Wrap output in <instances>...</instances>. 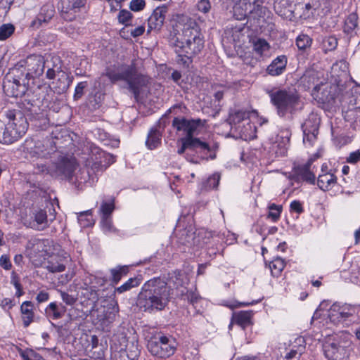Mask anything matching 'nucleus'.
Here are the masks:
<instances>
[{
    "label": "nucleus",
    "instance_id": "obj_37",
    "mask_svg": "<svg viewBox=\"0 0 360 360\" xmlns=\"http://www.w3.org/2000/svg\"><path fill=\"white\" fill-rule=\"evenodd\" d=\"M140 279L137 277L130 278L124 284L115 289V292L122 293L126 291L130 290L131 288L137 287L140 285Z\"/></svg>",
    "mask_w": 360,
    "mask_h": 360
},
{
    "label": "nucleus",
    "instance_id": "obj_5",
    "mask_svg": "<svg viewBox=\"0 0 360 360\" xmlns=\"http://www.w3.org/2000/svg\"><path fill=\"white\" fill-rule=\"evenodd\" d=\"M181 146L178 149L179 155L185 154L186 159L194 164H199L201 160H214L217 157L219 148L217 143H207L200 139H180Z\"/></svg>",
    "mask_w": 360,
    "mask_h": 360
},
{
    "label": "nucleus",
    "instance_id": "obj_7",
    "mask_svg": "<svg viewBox=\"0 0 360 360\" xmlns=\"http://www.w3.org/2000/svg\"><path fill=\"white\" fill-rule=\"evenodd\" d=\"M8 119L4 126L0 122V143L11 144L21 138L28 129L29 117L19 110H8L6 112Z\"/></svg>",
    "mask_w": 360,
    "mask_h": 360
},
{
    "label": "nucleus",
    "instance_id": "obj_6",
    "mask_svg": "<svg viewBox=\"0 0 360 360\" xmlns=\"http://www.w3.org/2000/svg\"><path fill=\"white\" fill-rule=\"evenodd\" d=\"M321 343L322 351L328 360H347L349 355L351 341L349 335L344 333H329L321 331L318 339Z\"/></svg>",
    "mask_w": 360,
    "mask_h": 360
},
{
    "label": "nucleus",
    "instance_id": "obj_61",
    "mask_svg": "<svg viewBox=\"0 0 360 360\" xmlns=\"http://www.w3.org/2000/svg\"><path fill=\"white\" fill-rule=\"evenodd\" d=\"M290 210L294 211L298 214L303 212L302 205L300 201L294 200L290 203Z\"/></svg>",
    "mask_w": 360,
    "mask_h": 360
},
{
    "label": "nucleus",
    "instance_id": "obj_60",
    "mask_svg": "<svg viewBox=\"0 0 360 360\" xmlns=\"http://www.w3.org/2000/svg\"><path fill=\"white\" fill-rule=\"evenodd\" d=\"M0 266L6 270H9L12 265L7 255H2L0 258Z\"/></svg>",
    "mask_w": 360,
    "mask_h": 360
},
{
    "label": "nucleus",
    "instance_id": "obj_43",
    "mask_svg": "<svg viewBox=\"0 0 360 360\" xmlns=\"http://www.w3.org/2000/svg\"><path fill=\"white\" fill-rule=\"evenodd\" d=\"M50 61H46L45 68H47V71L46 73V78L49 79H53L55 78L56 73H60L61 72V67L58 64H52L51 66Z\"/></svg>",
    "mask_w": 360,
    "mask_h": 360
},
{
    "label": "nucleus",
    "instance_id": "obj_27",
    "mask_svg": "<svg viewBox=\"0 0 360 360\" xmlns=\"http://www.w3.org/2000/svg\"><path fill=\"white\" fill-rule=\"evenodd\" d=\"M34 221L31 224V227L37 230L41 231L48 226V219L46 212L39 209L33 212Z\"/></svg>",
    "mask_w": 360,
    "mask_h": 360
},
{
    "label": "nucleus",
    "instance_id": "obj_14",
    "mask_svg": "<svg viewBox=\"0 0 360 360\" xmlns=\"http://www.w3.org/2000/svg\"><path fill=\"white\" fill-rule=\"evenodd\" d=\"M314 158H310L304 164H294L292 167V179L295 181H304L310 184H315V177L311 167Z\"/></svg>",
    "mask_w": 360,
    "mask_h": 360
},
{
    "label": "nucleus",
    "instance_id": "obj_58",
    "mask_svg": "<svg viewBox=\"0 0 360 360\" xmlns=\"http://www.w3.org/2000/svg\"><path fill=\"white\" fill-rule=\"evenodd\" d=\"M360 161V150L352 152L347 158V162L350 164H356Z\"/></svg>",
    "mask_w": 360,
    "mask_h": 360
},
{
    "label": "nucleus",
    "instance_id": "obj_16",
    "mask_svg": "<svg viewBox=\"0 0 360 360\" xmlns=\"http://www.w3.org/2000/svg\"><path fill=\"white\" fill-rule=\"evenodd\" d=\"M46 61L43 56L40 55H31L27 58L22 63L27 68V77L31 78L39 77L41 76L45 68Z\"/></svg>",
    "mask_w": 360,
    "mask_h": 360
},
{
    "label": "nucleus",
    "instance_id": "obj_55",
    "mask_svg": "<svg viewBox=\"0 0 360 360\" xmlns=\"http://www.w3.org/2000/svg\"><path fill=\"white\" fill-rule=\"evenodd\" d=\"M114 210V204L112 202L108 203V202H103L101 206V211L103 215V217H107Z\"/></svg>",
    "mask_w": 360,
    "mask_h": 360
},
{
    "label": "nucleus",
    "instance_id": "obj_9",
    "mask_svg": "<svg viewBox=\"0 0 360 360\" xmlns=\"http://www.w3.org/2000/svg\"><path fill=\"white\" fill-rule=\"evenodd\" d=\"M56 150L55 142L47 139L30 138L25 140L23 145L24 152L30 158H47Z\"/></svg>",
    "mask_w": 360,
    "mask_h": 360
},
{
    "label": "nucleus",
    "instance_id": "obj_48",
    "mask_svg": "<svg viewBox=\"0 0 360 360\" xmlns=\"http://www.w3.org/2000/svg\"><path fill=\"white\" fill-rule=\"evenodd\" d=\"M14 1L15 0L0 1V17L4 18L7 15Z\"/></svg>",
    "mask_w": 360,
    "mask_h": 360
},
{
    "label": "nucleus",
    "instance_id": "obj_51",
    "mask_svg": "<svg viewBox=\"0 0 360 360\" xmlns=\"http://www.w3.org/2000/svg\"><path fill=\"white\" fill-rule=\"evenodd\" d=\"M186 109V108L182 104L174 105L167 111V112L163 115L162 118L167 117L169 114L178 115L179 112H184V110Z\"/></svg>",
    "mask_w": 360,
    "mask_h": 360
},
{
    "label": "nucleus",
    "instance_id": "obj_2",
    "mask_svg": "<svg viewBox=\"0 0 360 360\" xmlns=\"http://www.w3.org/2000/svg\"><path fill=\"white\" fill-rule=\"evenodd\" d=\"M170 45L176 53V62L188 68L193 58L204 48V40L195 22L185 25L181 33L178 32L170 39Z\"/></svg>",
    "mask_w": 360,
    "mask_h": 360
},
{
    "label": "nucleus",
    "instance_id": "obj_15",
    "mask_svg": "<svg viewBox=\"0 0 360 360\" xmlns=\"http://www.w3.org/2000/svg\"><path fill=\"white\" fill-rule=\"evenodd\" d=\"M200 125H202L200 119L187 120L185 117H175L172 121V127L179 131L186 132L185 137H189V139H197L193 136V134Z\"/></svg>",
    "mask_w": 360,
    "mask_h": 360
},
{
    "label": "nucleus",
    "instance_id": "obj_8",
    "mask_svg": "<svg viewBox=\"0 0 360 360\" xmlns=\"http://www.w3.org/2000/svg\"><path fill=\"white\" fill-rule=\"evenodd\" d=\"M266 93L280 117H284L288 113L293 114L295 112L300 97L295 90L271 89L266 90Z\"/></svg>",
    "mask_w": 360,
    "mask_h": 360
},
{
    "label": "nucleus",
    "instance_id": "obj_18",
    "mask_svg": "<svg viewBox=\"0 0 360 360\" xmlns=\"http://www.w3.org/2000/svg\"><path fill=\"white\" fill-rule=\"evenodd\" d=\"M68 255H52L44 262V268L51 273H58L65 271L68 262Z\"/></svg>",
    "mask_w": 360,
    "mask_h": 360
},
{
    "label": "nucleus",
    "instance_id": "obj_57",
    "mask_svg": "<svg viewBox=\"0 0 360 360\" xmlns=\"http://www.w3.org/2000/svg\"><path fill=\"white\" fill-rule=\"evenodd\" d=\"M61 298L63 301L68 305H73L76 301L77 299L75 298L72 295H69L68 292L60 291Z\"/></svg>",
    "mask_w": 360,
    "mask_h": 360
},
{
    "label": "nucleus",
    "instance_id": "obj_40",
    "mask_svg": "<svg viewBox=\"0 0 360 360\" xmlns=\"http://www.w3.org/2000/svg\"><path fill=\"white\" fill-rule=\"evenodd\" d=\"M330 302L328 300H323L321 302L316 308V320L323 319L328 320L327 311L329 309Z\"/></svg>",
    "mask_w": 360,
    "mask_h": 360
},
{
    "label": "nucleus",
    "instance_id": "obj_26",
    "mask_svg": "<svg viewBox=\"0 0 360 360\" xmlns=\"http://www.w3.org/2000/svg\"><path fill=\"white\" fill-rule=\"evenodd\" d=\"M303 142L312 146L315 140V127L314 125V115H311L302 124Z\"/></svg>",
    "mask_w": 360,
    "mask_h": 360
},
{
    "label": "nucleus",
    "instance_id": "obj_19",
    "mask_svg": "<svg viewBox=\"0 0 360 360\" xmlns=\"http://www.w3.org/2000/svg\"><path fill=\"white\" fill-rule=\"evenodd\" d=\"M263 1L264 0H239V3L233 7L234 15L238 20L245 19L254 11L255 6Z\"/></svg>",
    "mask_w": 360,
    "mask_h": 360
},
{
    "label": "nucleus",
    "instance_id": "obj_59",
    "mask_svg": "<svg viewBox=\"0 0 360 360\" xmlns=\"http://www.w3.org/2000/svg\"><path fill=\"white\" fill-rule=\"evenodd\" d=\"M197 8L200 11L206 13L211 8L210 3L209 0H200L197 4Z\"/></svg>",
    "mask_w": 360,
    "mask_h": 360
},
{
    "label": "nucleus",
    "instance_id": "obj_28",
    "mask_svg": "<svg viewBox=\"0 0 360 360\" xmlns=\"http://www.w3.org/2000/svg\"><path fill=\"white\" fill-rule=\"evenodd\" d=\"M252 313L249 311H240L237 313H234L229 328H231L233 323H236L245 328L246 326L251 323Z\"/></svg>",
    "mask_w": 360,
    "mask_h": 360
},
{
    "label": "nucleus",
    "instance_id": "obj_35",
    "mask_svg": "<svg viewBox=\"0 0 360 360\" xmlns=\"http://www.w3.org/2000/svg\"><path fill=\"white\" fill-rule=\"evenodd\" d=\"M65 311L66 309L65 307H63L62 311H60L56 302L50 303L45 310L46 316L52 319H58L61 318Z\"/></svg>",
    "mask_w": 360,
    "mask_h": 360
},
{
    "label": "nucleus",
    "instance_id": "obj_13",
    "mask_svg": "<svg viewBox=\"0 0 360 360\" xmlns=\"http://www.w3.org/2000/svg\"><path fill=\"white\" fill-rule=\"evenodd\" d=\"M110 349L111 360H137L140 355L138 342L134 341L127 342L124 348L114 342Z\"/></svg>",
    "mask_w": 360,
    "mask_h": 360
},
{
    "label": "nucleus",
    "instance_id": "obj_49",
    "mask_svg": "<svg viewBox=\"0 0 360 360\" xmlns=\"http://www.w3.org/2000/svg\"><path fill=\"white\" fill-rule=\"evenodd\" d=\"M248 116L247 112L242 110H238L230 117V122L234 124L240 123Z\"/></svg>",
    "mask_w": 360,
    "mask_h": 360
},
{
    "label": "nucleus",
    "instance_id": "obj_62",
    "mask_svg": "<svg viewBox=\"0 0 360 360\" xmlns=\"http://www.w3.org/2000/svg\"><path fill=\"white\" fill-rule=\"evenodd\" d=\"M111 275H112V282L114 284H117L118 282L121 280L122 276L120 274H119L118 271H117L115 269H112L110 270Z\"/></svg>",
    "mask_w": 360,
    "mask_h": 360
},
{
    "label": "nucleus",
    "instance_id": "obj_50",
    "mask_svg": "<svg viewBox=\"0 0 360 360\" xmlns=\"http://www.w3.org/2000/svg\"><path fill=\"white\" fill-rule=\"evenodd\" d=\"M88 86L87 82H81L75 87L74 98L77 100L84 95V90Z\"/></svg>",
    "mask_w": 360,
    "mask_h": 360
},
{
    "label": "nucleus",
    "instance_id": "obj_1",
    "mask_svg": "<svg viewBox=\"0 0 360 360\" xmlns=\"http://www.w3.org/2000/svg\"><path fill=\"white\" fill-rule=\"evenodd\" d=\"M3 89L8 96L21 98L20 107L35 127L41 129L46 127L48 119L41 106L49 101L53 94L49 86H38L33 90H29L25 84L13 81L10 77H6L3 83Z\"/></svg>",
    "mask_w": 360,
    "mask_h": 360
},
{
    "label": "nucleus",
    "instance_id": "obj_36",
    "mask_svg": "<svg viewBox=\"0 0 360 360\" xmlns=\"http://www.w3.org/2000/svg\"><path fill=\"white\" fill-rule=\"evenodd\" d=\"M253 50L260 56H263L270 49L269 43L264 39H257L252 41Z\"/></svg>",
    "mask_w": 360,
    "mask_h": 360
},
{
    "label": "nucleus",
    "instance_id": "obj_46",
    "mask_svg": "<svg viewBox=\"0 0 360 360\" xmlns=\"http://www.w3.org/2000/svg\"><path fill=\"white\" fill-rule=\"evenodd\" d=\"M338 45V40L333 36H330L323 40V46L326 51L334 50Z\"/></svg>",
    "mask_w": 360,
    "mask_h": 360
},
{
    "label": "nucleus",
    "instance_id": "obj_4",
    "mask_svg": "<svg viewBox=\"0 0 360 360\" xmlns=\"http://www.w3.org/2000/svg\"><path fill=\"white\" fill-rule=\"evenodd\" d=\"M170 290L167 283L160 277L153 278L142 286L137 299V306L144 311H162L167 305Z\"/></svg>",
    "mask_w": 360,
    "mask_h": 360
},
{
    "label": "nucleus",
    "instance_id": "obj_33",
    "mask_svg": "<svg viewBox=\"0 0 360 360\" xmlns=\"http://www.w3.org/2000/svg\"><path fill=\"white\" fill-rule=\"evenodd\" d=\"M89 167L83 168L79 169L75 174L73 175V181H70L75 184L77 188L82 184L88 182L91 178Z\"/></svg>",
    "mask_w": 360,
    "mask_h": 360
},
{
    "label": "nucleus",
    "instance_id": "obj_25",
    "mask_svg": "<svg viewBox=\"0 0 360 360\" xmlns=\"http://www.w3.org/2000/svg\"><path fill=\"white\" fill-rule=\"evenodd\" d=\"M287 63L288 60L285 56H278L267 67L266 72L271 76L281 75L285 70Z\"/></svg>",
    "mask_w": 360,
    "mask_h": 360
},
{
    "label": "nucleus",
    "instance_id": "obj_12",
    "mask_svg": "<svg viewBox=\"0 0 360 360\" xmlns=\"http://www.w3.org/2000/svg\"><path fill=\"white\" fill-rule=\"evenodd\" d=\"M356 314V308L348 304L334 303L327 311V319L335 324H346L347 321Z\"/></svg>",
    "mask_w": 360,
    "mask_h": 360
},
{
    "label": "nucleus",
    "instance_id": "obj_22",
    "mask_svg": "<svg viewBox=\"0 0 360 360\" xmlns=\"http://www.w3.org/2000/svg\"><path fill=\"white\" fill-rule=\"evenodd\" d=\"M27 71L26 67L22 63V61H21L11 69V72L6 75V77H10L12 80L25 84V86H27L31 77H27Z\"/></svg>",
    "mask_w": 360,
    "mask_h": 360
},
{
    "label": "nucleus",
    "instance_id": "obj_63",
    "mask_svg": "<svg viewBox=\"0 0 360 360\" xmlns=\"http://www.w3.org/2000/svg\"><path fill=\"white\" fill-rule=\"evenodd\" d=\"M300 355L301 354L298 353L297 350L292 349L290 352L286 354L285 357L290 360H300Z\"/></svg>",
    "mask_w": 360,
    "mask_h": 360
},
{
    "label": "nucleus",
    "instance_id": "obj_32",
    "mask_svg": "<svg viewBox=\"0 0 360 360\" xmlns=\"http://www.w3.org/2000/svg\"><path fill=\"white\" fill-rule=\"evenodd\" d=\"M48 243L46 240H41L38 238H34L27 243V248L32 250L34 253H41V256H44L46 252V243Z\"/></svg>",
    "mask_w": 360,
    "mask_h": 360
},
{
    "label": "nucleus",
    "instance_id": "obj_47",
    "mask_svg": "<svg viewBox=\"0 0 360 360\" xmlns=\"http://www.w3.org/2000/svg\"><path fill=\"white\" fill-rule=\"evenodd\" d=\"M261 4L262 3H259L255 6L254 11L249 15H252L254 17L257 16L258 18H264L267 14H269L270 13L269 9L265 6H262Z\"/></svg>",
    "mask_w": 360,
    "mask_h": 360
},
{
    "label": "nucleus",
    "instance_id": "obj_11",
    "mask_svg": "<svg viewBox=\"0 0 360 360\" xmlns=\"http://www.w3.org/2000/svg\"><path fill=\"white\" fill-rule=\"evenodd\" d=\"M83 151L84 156L82 157V159L84 161L85 167H90L94 171H98L109 165V162L106 163L105 160H105L111 157L94 144L88 143L84 146Z\"/></svg>",
    "mask_w": 360,
    "mask_h": 360
},
{
    "label": "nucleus",
    "instance_id": "obj_10",
    "mask_svg": "<svg viewBox=\"0 0 360 360\" xmlns=\"http://www.w3.org/2000/svg\"><path fill=\"white\" fill-rule=\"evenodd\" d=\"M147 348L150 353L158 358H168L176 350L174 341L162 333L153 335L148 341Z\"/></svg>",
    "mask_w": 360,
    "mask_h": 360
},
{
    "label": "nucleus",
    "instance_id": "obj_52",
    "mask_svg": "<svg viewBox=\"0 0 360 360\" xmlns=\"http://www.w3.org/2000/svg\"><path fill=\"white\" fill-rule=\"evenodd\" d=\"M146 6L144 0H132L129 4V8L133 11H140Z\"/></svg>",
    "mask_w": 360,
    "mask_h": 360
},
{
    "label": "nucleus",
    "instance_id": "obj_41",
    "mask_svg": "<svg viewBox=\"0 0 360 360\" xmlns=\"http://www.w3.org/2000/svg\"><path fill=\"white\" fill-rule=\"evenodd\" d=\"M15 31V27L13 24H4L0 26V40H6L10 37Z\"/></svg>",
    "mask_w": 360,
    "mask_h": 360
},
{
    "label": "nucleus",
    "instance_id": "obj_17",
    "mask_svg": "<svg viewBox=\"0 0 360 360\" xmlns=\"http://www.w3.org/2000/svg\"><path fill=\"white\" fill-rule=\"evenodd\" d=\"M76 167L77 162L75 158H63L56 165V172L62 179L73 181V175Z\"/></svg>",
    "mask_w": 360,
    "mask_h": 360
},
{
    "label": "nucleus",
    "instance_id": "obj_56",
    "mask_svg": "<svg viewBox=\"0 0 360 360\" xmlns=\"http://www.w3.org/2000/svg\"><path fill=\"white\" fill-rule=\"evenodd\" d=\"M62 77H63V81H61L62 78H59L58 82L60 84L58 86L55 87L56 91L58 94H61V93H63L64 91H65L68 89V86H69V84L67 82V79H68L67 77L65 75H64V74H63Z\"/></svg>",
    "mask_w": 360,
    "mask_h": 360
},
{
    "label": "nucleus",
    "instance_id": "obj_29",
    "mask_svg": "<svg viewBox=\"0 0 360 360\" xmlns=\"http://www.w3.org/2000/svg\"><path fill=\"white\" fill-rule=\"evenodd\" d=\"M34 305L30 301H25L22 302L20 307V311L22 313V319L23 325L25 328L28 327L30 323L33 321L34 319Z\"/></svg>",
    "mask_w": 360,
    "mask_h": 360
},
{
    "label": "nucleus",
    "instance_id": "obj_30",
    "mask_svg": "<svg viewBox=\"0 0 360 360\" xmlns=\"http://www.w3.org/2000/svg\"><path fill=\"white\" fill-rule=\"evenodd\" d=\"M336 177L330 172L319 174L316 184L323 191H328L335 183Z\"/></svg>",
    "mask_w": 360,
    "mask_h": 360
},
{
    "label": "nucleus",
    "instance_id": "obj_20",
    "mask_svg": "<svg viewBox=\"0 0 360 360\" xmlns=\"http://www.w3.org/2000/svg\"><path fill=\"white\" fill-rule=\"evenodd\" d=\"M167 7L162 6L157 7L148 18V32L151 30L160 31L163 26L165 15L167 13Z\"/></svg>",
    "mask_w": 360,
    "mask_h": 360
},
{
    "label": "nucleus",
    "instance_id": "obj_3",
    "mask_svg": "<svg viewBox=\"0 0 360 360\" xmlns=\"http://www.w3.org/2000/svg\"><path fill=\"white\" fill-rule=\"evenodd\" d=\"M105 75L112 84L124 82L136 101L150 83V78L139 71L134 60L130 64L121 63L107 68Z\"/></svg>",
    "mask_w": 360,
    "mask_h": 360
},
{
    "label": "nucleus",
    "instance_id": "obj_23",
    "mask_svg": "<svg viewBox=\"0 0 360 360\" xmlns=\"http://www.w3.org/2000/svg\"><path fill=\"white\" fill-rule=\"evenodd\" d=\"M314 64L310 65L300 77V86L306 91H311V94L315 91V68Z\"/></svg>",
    "mask_w": 360,
    "mask_h": 360
},
{
    "label": "nucleus",
    "instance_id": "obj_64",
    "mask_svg": "<svg viewBox=\"0 0 360 360\" xmlns=\"http://www.w3.org/2000/svg\"><path fill=\"white\" fill-rule=\"evenodd\" d=\"M49 293L42 290L38 293L36 299L38 301V302L41 303L47 301L49 300Z\"/></svg>",
    "mask_w": 360,
    "mask_h": 360
},
{
    "label": "nucleus",
    "instance_id": "obj_54",
    "mask_svg": "<svg viewBox=\"0 0 360 360\" xmlns=\"http://www.w3.org/2000/svg\"><path fill=\"white\" fill-rule=\"evenodd\" d=\"M89 353L91 357L94 359H101L105 356V352L102 345H100L98 349H91Z\"/></svg>",
    "mask_w": 360,
    "mask_h": 360
},
{
    "label": "nucleus",
    "instance_id": "obj_34",
    "mask_svg": "<svg viewBox=\"0 0 360 360\" xmlns=\"http://www.w3.org/2000/svg\"><path fill=\"white\" fill-rule=\"evenodd\" d=\"M178 243L184 245H191L193 243L195 232L191 229H184L177 233Z\"/></svg>",
    "mask_w": 360,
    "mask_h": 360
},
{
    "label": "nucleus",
    "instance_id": "obj_42",
    "mask_svg": "<svg viewBox=\"0 0 360 360\" xmlns=\"http://www.w3.org/2000/svg\"><path fill=\"white\" fill-rule=\"evenodd\" d=\"M269 212L267 215V218L271 219L273 221H277L281 216L282 211V206L276 205L273 203L269 207Z\"/></svg>",
    "mask_w": 360,
    "mask_h": 360
},
{
    "label": "nucleus",
    "instance_id": "obj_38",
    "mask_svg": "<svg viewBox=\"0 0 360 360\" xmlns=\"http://www.w3.org/2000/svg\"><path fill=\"white\" fill-rule=\"evenodd\" d=\"M358 16L356 13H351L348 15L345 22L344 31L349 34L357 27Z\"/></svg>",
    "mask_w": 360,
    "mask_h": 360
},
{
    "label": "nucleus",
    "instance_id": "obj_31",
    "mask_svg": "<svg viewBox=\"0 0 360 360\" xmlns=\"http://www.w3.org/2000/svg\"><path fill=\"white\" fill-rule=\"evenodd\" d=\"M162 134L156 128H152L148 135L146 146L150 149H154L158 147L161 143Z\"/></svg>",
    "mask_w": 360,
    "mask_h": 360
},
{
    "label": "nucleus",
    "instance_id": "obj_39",
    "mask_svg": "<svg viewBox=\"0 0 360 360\" xmlns=\"http://www.w3.org/2000/svg\"><path fill=\"white\" fill-rule=\"evenodd\" d=\"M273 276L278 277L285 267V263L281 258H276L269 265Z\"/></svg>",
    "mask_w": 360,
    "mask_h": 360
},
{
    "label": "nucleus",
    "instance_id": "obj_24",
    "mask_svg": "<svg viewBox=\"0 0 360 360\" xmlns=\"http://www.w3.org/2000/svg\"><path fill=\"white\" fill-rule=\"evenodd\" d=\"M55 14L54 6L52 4H45L40 10L39 13L37 16V18L32 22V27H37L41 25L42 23L48 22Z\"/></svg>",
    "mask_w": 360,
    "mask_h": 360
},
{
    "label": "nucleus",
    "instance_id": "obj_21",
    "mask_svg": "<svg viewBox=\"0 0 360 360\" xmlns=\"http://www.w3.org/2000/svg\"><path fill=\"white\" fill-rule=\"evenodd\" d=\"M295 0H275L274 8L275 12L284 18H291L294 12Z\"/></svg>",
    "mask_w": 360,
    "mask_h": 360
},
{
    "label": "nucleus",
    "instance_id": "obj_44",
    "mask_svg": "<svg viewBox=\"0 0 360 360\" xmlns=\"http://www.w3.org/2000/svg\"><path fill=\"white\" fill-rule=\"evenodd\" d=\"M312 44V39L308 35L300 34L297 37L296 40V44L299 49H305L306 48L311 46Z\"/></svg>",
    "mask_w": 360,
    "mask_h": 360
},
{
    "label": "nucleus",
    "instance_id": "obj_53",
    "mask_svg": "<svg viewBox=\"0 0 360 360\" xmlns=\"http://www.w3.org/2000/svg\"><path fill=\"white\" fill-rule=\"evenodd\" d=\"M220 180V175L218 173L213 174L207 181V186L210 188H217Z\"/></svg>",
    "mask_w": 360,
    "mask_h": 360
},
{
    "label": "nucleus",
    "instance_id": "obj_45",
    "mask_svg": "<svg viewBox=\"0 0 360 360\" xmlns=\"http://www.w3.org/2000/svg\"><path fill=\"white\" fill-rule=\"evenodd\" d=\"M133 17L132 13L125 9H122L120 11L117 18L120 23L125 25L126 26L129 25V21Z\"/></svg>",
    "mask_w": 360,
    "mask_h": 360
}]
</instances>
